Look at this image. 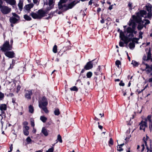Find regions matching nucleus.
I'll return each instance as SVG.
<instances>
[{"instance_id":"obj_11","label":"nucleus","mask_w":152,"mask_h":152,"mask_svg":"<svg viewBox=\"0 0 152 152\" xmlns=\"http://www.w3.org/2000/svg\"><path fill=\"white\" fill-rule=\"evenodd\" d=\"M106 132H102L100 135V138L103 142H105L106 141L107 134H105Z\"/></svg>"},{"instance_id":"obj_5","label":"nucleus","mask_w":152,"mask_h":152,"mask_svg":"<svg viewBox=\"0 0 152 152\" xmlns=\"http://www.w3.org/2000/svg\"><path fill=\"white\" fill-rule=\"evenodd\" d=\"M1 50L4 52H6V51L10 50L12 48V45H10L9 42L8 41H6L3 44L2 46L0 47Z\"/></svg>"},{"instance_id":"obj_42","label":"nucleus","mask_w":152,"mask_h":152,"mask_svg":"<svg viewBox=\"0 0 152 152\" xmlns=\"http://www.w3.org/2000/svg\"><path fill=\"white\" fill-rule=\"evenodd\" d=\"M124 43L123 42L120 41L119 42V45L121 47H123L124 46Z\"/></svg>"},{"instance_id":"obj_21","label":"nucleus","mask_w":152,"mask_h":152,"mask_svg":"<svg viewBox=\"0 0 152 152\" xmlns=\"http://www.w3.org/2000/svg\"><path fill=\"white\" fill-rule=\"evenodd\" d=\"M42 132L44 135L46 136H48V133L47 130L44 128H42Z\"/></svg>"},{"instance_id":"obj_33","label":"nucleus","mask_w":152,"mask_h":152,"mask_svg":"<svg viewBox=\"0 0 152 152\" xmlns=\"http://www.w3.org/2000/svg\"><path fill=\"white\" fill-rule=\"evenodd\" d=\"M55 115H58L60 114L59 110L58 109H56L54 111Z\"/></svg>"},{"instance_id":"obj_25","label":"nucleus","mask_w":152,"mask_h":152,"mask_svg":"<svg viewBox=\"0 0 152 152\" xmlns=\"http://www.w3.org/2000/svg\"><path fill=\"white\" fill-rule=\"evenodd\" d=\"M129 47L130 49H133L135 47V44L132 42H130L129 44Z\"/></svg>"},{"instance_id":"obj_37","label":"nucleus","mask_w":152,"mask_h":152,"mask_svg":"<svg viewBox=\"0 0 152 152\" xmlns=\"http://www.w3.org/2000/svg\"><path fill=\"white\" fill-rule=\"evenodd\" d=\"M151 115H148L147 118L145 120V121H146V122L147 121V120H148L150 122H151Z\"/></svg>"},{"instance_id":"obj_27","label":"nucleus","mask_w":152,"mask_h":152,"mask_svg":"<svg viewBox=\"0 0 152 152\" xmlns=\"http://www.w3.org/2000/svg\"><path fill=\"white\" fill-rule=\"evenodd\" d=\"M40 119L44 123L47 120V118L43 116L40 117Z\"/></svg>"},{"instance_id":"obj_36","label":"nucleus","mask_w":152,"mask_h":152,"mask_svg":"<svg viewBox=\"0 0 152 152\" xmlns=\"http://www.w3.org/2000/svg\"><path fill=\"white\" fill-rule=\"evenodd\" d=\"M57 140L59 141V142L61 143L62 142L61 137L60 134H58L57 136Z\"/></svg>"},{"instance_id":"obj_64","label":"nucleus","mask_w":152,"mask_h":152,"mask_svg":"<svg viewBox=\"0 0 152 152\" xmlns=\"http://www.w3.org/2000/svg\"><path fill=\"white\" fill-rule=\"evenodd\" d=\"M35 152H42V150H39Z\"/></svg>"},{"instance_id":"obj_10","label":"nucleus","mask_w":152,"mask_h":152,"mask_svg":"<svg viewBox=\"0 0 152 152\" xmlns=\"http://www.w3.org/2000/svg\"><path fill=\"white\" fill-rule=\"evenodd\" d=\"M5 55L10 58H12L15 57V53L13 51H8L5 53Z\"/></svg>"},{"instance_id":"obj_14","label":"nucleus","mask_w":152,"mask_h":152,"mask_svg":"<svg viewBox=\"0 0 152 152\" xmlns=\"http://www.w3.org/2000/svg\"><path fill=\"white\" fill-rule=\"evenodd\" d=\"M34 6V4L32 3H30L25 6L24 9L27 11H29Z\"/></svg>"},{"instance_id":"obj_7","label":"nucleus","mask_w":152,"mask_h":152,"mask_svg":"<svg viewBox=\"0 0 152 152\" xmlns=\"http://www.w3.org/2000/svg\"><path fill=\"white\" fill-rule=\"evenodd\" d=\"M55 0H48L47 3L46 4L47 5L46 9L47 10H49L53 8L55 4Z\"/></svg>"},{"instance_id":"obj_20","label":"nucleus","mask_w":152,"mask_h":152,"mask_svg":"<svg viewBox=\"0 0 152 152\" xmlns=\"http://www.w3.org/2000/svg\"><path fill=\"white\" fill-rule=\"evenodd\" d=\"M152 49L149 48L148 49H146V50L147 53L148 59H150L151 58V51Z\"/></svg>"},{"instance_id":"obj_63","label":"nucleus","mask_w":152,"mask_h":152,"mask_svg":"<svg viewBox=\"0 0 152 152\" xmlns=\"http://www.w3.org/2000/svg\"><path fill=\"white\" fill-rule=\"evenodd\" d=\"M68 86L67 85H66L65 86V91H66V88H67Z\"/></svg>"},{"instance_id":"obj_41","label":"nucleus","mask_w":152,"mask_h":152,"mask_svg":"<svg viewBox=\"0 0 152 152\" xmlns=\"http://www.w3.org/2000/svg\"><path fill=\"white\" fill-rule=\"evenodd\" d=\"M26 140L28 143H29L30 142H31V139L30 138L28 137L27 138V139H26Z\"/></svg>"},{"instance_id":"obj_57","label":"nucleus","mask_w":152,"mask_h":152,"mask_svg":"<svg viewBox=\"0 0 152 152\" xmlns=\"http://www.w3.org/2000/svg\"><path fill=\"white\" fill-rule=\"evenodd\" d=\"M113 5H110L108 9L110 10H111L113 9Z\"/></svg>"},{"instance_id":"obj_35","label":"nucleus","mask_w":152,"mask_h":152,"mask_svg":"<svg viewBox=\"0 0 152 152\" xmlns=\"http://www.w3.org/2000/svg\"><path fill=\"white\" fill-rule=\"evenodd\" d=\"M117 150L119 151H123V149L122 148V147L121 145H118L117 146Z\"/></svg>"},{"instance_id":"obj_1","label":"nucleus","mask_w":152,"mask_h":152,"mask_svg":"<svg viewBox=\"0 0 152 152\" xmlns=\"http://www.w3.org/2000/svg\"><path fill=\"white\" fill-rule=\"evenodd\" d=\"M146 12L145 10H141L137 14V16H132L133 20H131L129 21V25L132 26L128 27L126 28V30L124 31V33L126 34L125 36L124 33L122 30L119 29L118 31L120 32L119 37L123 41L125 44H127L131 40V39L134 36L133 34H136L137 31H135L136 27V24L134 21L138 23L137 28L138 30L142 29L143 27L144 21L141 20V17H146Z\"/></svg>"},{"instance_id":"obj_26","label":"nucleus","mask_w":152,"mask_h":152,"mask_svg":"<svg viewBox=\"0 0 152 152\" xmlns=\"http://www.w3.org/2000/svg\"><path fill=\"white\" fill-rule=\"evenodd\" d=\"M113 144V140L112 138H110V140L108 141V145L110 147H111L112 145Z\"/></svg>"},{"instance_id":"obj_12","label":"nucleus","mask_w":152,"mask_h":152,"mask_svg":"<svg viewBox=\"0 0 152 152\" xmlns=\"http://www.w3.org/2000/svg\"><path fill=\"white\" fill-rule=\"evenodd\" d=\"M93 66L92 61L88 62L85 66L84 68L86 70H89L91 69Z\"/></svg>"},{"instance_id":"obj_9","label":"nucleus","mask_w":152,"mask_h":152,"mask_svg":"<svg viewBox=\"0 0 152 152\" xmlns=\"http://www.w3.org/2000/svg\"><path fill=\"white\" fill-rule=\"evenodd\" d=\"M148 12V17L150 18L152 15V13L151 12L152 6L151 4H148L145 6Z\"/></svg>"},{"instance_id":"obj_28","label":"nucleus","mask_w":152,"mask_h":152,"mask_svg":"<svg viewBox=\"0 0 152 152\" xmlns=\"http://www.w3.org/2000/svg\"><path fill=\"white\" fill-rule=\"evenodd\" d=\"M34 110L33 107L31 105H30L29 107V112L31 113H33Z\"/></svg>"},{"instance_id":"obj_6","label":"nucleus","mask_w":152,"mask_h":152,"mask_svg":"<svg viewBox=\"0 0 152 152\" xmlns=\"http://www.w3.org/2000/svg\"><path fill=\"white\" fill-rule=\"evenodd\" d=\"M2 13L4 14H7L9 13L11 11V8L6 6H2L0 8Z\"/></svg>"},{"instance_id":"obj_46","label":"nucleus","mask_w":152,"mask_h":152,"mask_svg":"<svg viewBox=\"0 0 152 152\" xmlns=\"http://www.w3.org/2000/svg\"><path fill=\"white\" fill-rule=\"evenodd\" d=\"M150 123L149 124V128L150 130L151 131L152 130V121L150 122Z\"/></svg>"},{"instance_id":"obj_18","label":"nucleus","mask_w":152,"mask_h":152,"mask_svg":"<svg viewBox=\"0 0 152 152\" xmlns=\"http://www.w3.org/2000/svg\"><path fill=\"white\" fill-rule=\"evenodd\" d=\"M19 19V18L12 17L10 18V21L11 23H16Z\"/></svg>"},{"instance_id":"obj_49","label":"nucleus","mask_w":152,"mask_h":152,"mask_svg":"<svg viewBox=\"0 0 152 152\" xmlns=\"http://www.w3.org/2000/svg\"><path fill=\"white\" fill-rule=\"evenodd\" d=\"M24 129L23 130H28L29 129V127L27 126H25L24 127Z\"/></svg>"},{"instance_id":"obj_44","label":"nucleus","mask_w":152,"mask_h":152,"mask_svg":"<svg viewBox=\"0 0 152 152\" xmlns=\"http://www.w3.org/2000/svg\"><path fill=\"white\" fill-rule=\"evenodd\" d=\"M143 34V33L141 31H140L139 32V38H140L141 39L142 38V35Z\"/></svg>"},{"instance_id":"obj_60","label":"nucleus","mask_w":152,"mask_h":152,"mask_svg":"<svg viewBox=\"0 0 152 152\" xmlns=\"http://www.w3.org/2000/svg\"><path fill=\"white\" fill-rule=\"evenodd\" d=\"M20 86H18L17 87V89L18 91L20 89Z\"/></svg>"},{"instance_id":"obj_38","label":"nucleus","mask_w":152,"mask_h":152,"mask_svg":"<svg viewBox=\"0 0 152 152\" xmlns=\"http://www.w3.org/2000/svg\"><path fill=\"white\" fill-rule=\"evenodd\" d=\"M12 15H13V17L16 18H18L19 19V16L17 15L16 13H12Z\"/></svg>"},{"instance_id":"obj_2","label":"nucleus","mask_w":152,"mask_h":152,"mask_svg":"<svg viewBox=\"0 0 152 152\" xmlns=\"http://www.w3.org/2000/svg\"><path fill=\"white\" fill-rule=\"evenodd\" d=\"M67 1L68 0H60L58 3V8L63 12L66 11L72 8L77 4L79 2V1L75 0L68 4H63Z\"/></svg>"},{"instance_id":"obj_4","label":"nucleus","mask_w":152,"mask_h":152,"mask_svg":"<svg viewBox=\"0 0 152 152\" xmlns=\"http://www.w3.org/2000/svg\"><path fill=\"white\" fill-rule=\"evenodd\" d=\"M45 12L42 10H39L37 13L32 12L31 15L34 19H40L45 16Z\"/></svg>"},{"instance_id":"obj_19","label":"nucleus","mask_w":152,"mask_h":152,"mask_svg":"<svg viewBox=\"0 0 152 152\" xmlns=\"http://www.w3.org/2000/svg\"><path fill=\"white\" fill-rule=\"evenodd\" d=\"M18 6L19 8V9L20 11H21L23 9V1L20 0L18 4Z\"/></svg>"},{"instance_id":"obj_15","label":"nucleus","mask_w":152,"mask_h":152,"mask_svg":"<svg viewBox=\"0 0 152 152\" xmlns=\"http://www.w3.org/2000/svg\"><path fill=\"white\" fill-rule=\"evenodd\" d=\"M142 65H145V70L148 73H150L152 70V69H151V67L147 64H144L143 62H142Z\"/></svg>"},{"instance_id":"obj_47","label":"nucleus","mask_w":152,"mask_h":152,"mask_svg":"<svg viewBox=\"0 0 152 152\" xmlns=\"http://www.w3.org/2000/svg\"><path fill=\"white\" fill-rule=\"evenodd\" d=\"M145 25H146L147 24H148L150 23V21L148 20H145Z\"/></svg>"},{"instance_id":"obj_23","label":"nucleus","mask_w":152,"mask_h":152,"mask_svg":"<svg viewBox=\"0 0 152 152\" xmlns=\"http://www.w3.org/2000/svg\"><path fill=\"white\" fill-rule=\"evenodd\" d=\"M115 65L118 68H119L121 66V62L119 60H117L115 62Z\"/></svg>"},{"instance_id":"obj_53","label":"nucleus","mask_w":152,"mask_h":152,"mask_svg":"<svg viewBox=\"0 0 152 152\" xmlns=\"http://www.w3.org/2000/svg\"><path fill=\"white\" fill-rule=\"evenodd\" d=\"M144 143H145V146H146L147 149L148 150V147L147 146V142L145 141H144Z\"/></svg>"},{"instance_id":"obj_40","label":"nucleus","mask_w":152,"mask_h":152,"mask_svg":"<svg viewBox=\"0 0 152 152\" xmlns=\"http://www.w3.org/2000/svg\"><path fill=\"white\" fill-rule=\"evenodd\" d=\"M24 134L26 135H28L29 134V132L28 130H23Z\"/></svg>"},{"instance_id":"obj_34","label":"nucleus","mask_w":152,"mask_h":152,"mask_svg":"<svg viewBox=\"0 0 152 152\" xmlns=\"http://www.w3.org/2000/svg\"><path fill=\"white\" fill-rule=\"evenodd\" d=\"M92 75V73L91 72H89L87 73L86 76L88 78H90L91 77Z\"/></svg>"},{"instance_id":"obj_48","label":"nucleus","mask_w":152,"mask_h":152,"mask_svg":"<svg viewBox=\"0 0 152 152\" xmlns=\"http://www.w3.org/2000/svg\"><path fill=\"white\" fill-rule=\"evenodd\" d=\"M33 2L34 4H38L39 3V2L38 1V0H33Z\"/></svg>"},{"instance_id":"obj_50","label":"nucleus","mask_w":152,"mask_h":152,"mask_svg":"<svg viewBox=\"0 0 152 152\" xmlns=\"http://www.w3.org/2000/svg\"><path fill=\"white\" fill-rule=\"evenodd\" d=\"M23 125H24V127L27 126L28 123L27 121H24L23 123Z\"/></svg>"},{"instance_id":"obj_24","label":"nucleus","mask_w":152,"mask_h":152,"mask_svg":"<svg viewBox=\"0 0 152 152\" xmlns=\"http://www.w3.org/2000/svg\"><path fill=\"white\" fill-rule=\"evenodd\" d=\"M132 64L133 65V66L134 67L137 66L139 65L138 62L134 60L132 61Z\"/></svg>"},{"instance_id":"obj_54","label":"nucleus","mask_w":152,"mask_h":152,"mask_svg":"<svg viewBox=\"0 0 152 152\" xmlns=\"http://www.w3.org/2000/svg\"><path fill=\"white\" fill-rule=\"evenodd\" d=\"M143 59L145 61V60H148L149 59H148V58H146V57L145 56L143 57Z\"/></svg>"},{"instance_id":"obj_13","label":"nucleus","mask_w":152,"mask_h":152,"mask_svg":"<svg viewBox=\"0 0 152 152\" xmlns=\"http://www.w3.org/2000/svg\"><path fill=\"white\" fill-rule=\"evenodd\" d=\"M32 94V92L31 91H26L25 96L27 99H31V95Z\"/></svg>"},{"instance_id":"obj_31","label":"nucleus","mask_w":152,"mask_h":152,"mask_svg":"<svg viewBox=\"0 0 152 152\" xmlns=\"http://www.w3.org/2000/svg\"><path fill=\"white\" fill-rule=\"evenodd\" d=\"M53 51L54 53H56L57 52V46L56 45H54L53 49Z\"/></svg>"},{"instance_id":"obj_62","label":"nucleus","mask_w":152,"mask_h":152,"mask_svg":"<svg viewBox=\"0 0 152 152\" xmlns=\"http://www.w3.org/2000/svg\"><path fill=\"white\" fill-rule=\"evenodd\" d=\"M92 4V1L90 0L88 3L89 5H91Z\"/></svg>"},{"instance_id":"obj_39","label":"nucleus","mask_w":152,"mask_h":152,"mask_svg":"<svg viewBox=\"0 0 152 152\" xmlns=\"http://www.w3.org/2000/svg\"><path fill=\"white\" fill-rule=\"evenodd\" d=\"M54 151V148L52 147L51 148H49L46 152H53Z\"/></svg>"},{"instance_id":"obj_45","label":"nucleus","mask_w":152,"mask_h":152,"mask_svg":"<svg viewBox=\"0 0 152 152\" xmlns=\"http://www.w3.org/2000/svg\"><path fill=\"white\" fill-rule=\"evenodd\" d=\"M4 94L2 93L1 92H0V99L3 98L4 97Z\"/></svg>"},{"instance_id":"obj_16","label":"nucleus","mask_w":152,"mask_h":152,"mask_svg":"<svg viewBox=\"0 0 152 152\" xmlns=\"http://www.w3.org/2000/svg\"><path fill=\"white\" fill-rule=\"evenodd\" d=\"M7 106L6 104H1L0 105V110L1 111L2 113H3V110H7Z\"/></svg>"},{"instance_id":"obj_58","label":"nucleus","mask_w":152,"mask_h":152,"mask_svg":"<svg viewBox=\"0 0 152 152\" xmlns=\"http://www.w3.org/2000/svg\"><path fill=\"white\" fill-rule=\"evenodd\" d=\"M150 152H152V145H151V147L150 149Z\"/></svg>"},{"instance_id":"obj_56","label":"nucleus","mask_w":152,"mask_h":152,"mask_svg":"<svg viewBox=\"0 0 152 152\" xmlns=\"http://www.w3.org/2000/svg\"><path fill=\"white\" fill-rule=\"evenodd\" d=\"M10 151H12V148H13V147H12V145H11L10 147Z\"/></svg>"},{"instance_id":"obj_30","label":"nucleus","mask_w":152,"mask_h":152,"mask_svg":"<svg viewBox=\"0 0 152 152\" xmlns=\"http://www.w3.org/2000/svg\"><path fill=\"white\" fill-rule=\"evenodd\" d=\"M139 38H134L132 40V42L137 43L138 42V40H139Z\"/></svg>"},{"instance_id":"obj_59","label":"nucleus","mask_w":152,"mask_h":152,"mask_svg":"<svg viewBox=\"0 0 152 152\" xmlns=\"http://www.w3.org/2000/svg\"><path fill=\"white\" fill-rule=\"evenodd\" d=\"M100 22L102 23H104V20L103 19H102V20H101Z\"/></svg>"},{"instance_id":"obj_55","label":"nucleus","mask_w":152,"mask_h":152,"mask_svg":"<svg viewBox=\"0 0 152 152\" xmlns=\"http://www.w3.org/2000/svg\"><path fill=\"white\" fill-rule=\"evenodd\" d=\"M141 146L142 147V149L141 151H143V150H144V148H145L144 144H142V145H141Z\"/></svg>"},{"instance_id":"obj_29","label":"nucleus","mask_w":152,"mask_h":152,"mask_svg":"<svg viewBox=\"0 0 152 152\" xmlns=\"http://www.w3.org/2000/svg\"><path fill=\"white\" fill-rule=\"evenodd\" d=\"M70 91H77L78 90V88L75 86H74L73 87L70 88Z\"/></svg>"},{"instance_id":"obj_43","label":"nucleus","mask_w":152,"mask_h":152,"mask_svg":"<svg viewBox=\"0 0 152 152\" xmlns=\"http://www.w3.org/2000/svg\"><path fill=\"white\" fill-rule=\"evenodd\" d=\"M132 3H129L128 4V7H129V9L130 10H132Z\"/></svg>"},{"instance_id":"obj_61","label":"nucleus","mask_w":152,"mask_h":152,"mask_svg":"<svg viewBox=\"0 0 152 152\" xmlns=\"http://www.w3.org/2000/svg\"><path fill=\"white\" fill-rule=\"evenodd\" d=\"M98 127L100 129H102V126L101 125H99Z\"/></svg>"},{"instance_id":"obj_51","label":"nucleus","mask_w":152,"mask_h":152,"mask_svg":"<svg viewBox=\"0 0 152 152\" xmlns=\"http://www.w3.org/2000/svg\"><path fill=\"white\" fill-rule=\"evenodd\" d=\"M119 85L120 86H124V83L122 82V81H121V82L119 83Z\"/></svg>"},{"instance_id":"obj_17","label":"nucleus","mask_w":152,"mask_h":152,"mask_svg":"<svg viewBox=\"0 0 152 152\" xmlns=\"http://www.w3.org/2000/svg\"><path fill=\"white\" fill-rule=\"evenodd\" d=\"M6 3L11 5H14L16 4L15 0H6Z\"/></svg>"},{"instance_id":"obj_3","label":"nucleus","mask_w":152,"mask_h":152,"mask_svg":"<svg viewBox=\"0 0 152 152\" xmlns=\"http://www.w3.org/2000/svg\"><path fill=\"white\" fill-rule=\"evenodd\" d=\"M48 104V101L45 97H43L41 100L39 102V106L44 111L45 113H48V111L46 107Z\"/></svg>"},{"instance_id":"obj_22","label":"nucleus","mask_w":152,"mask_h":152,"mask_svg":"<svg viewBox=\"0 0 152 152\" xmlns=\"http://www.w3.org/2000/svg\"><path fill=\"white\" fill-rule=\"evenodd\" d=\"M15 62V60L13 59H12V63L10 64V66L8 69V70L12 69L13 68V66L14 65Z\"/></svg>"},{"instance_id":"obj_52","label":"nucleus","mask_w":152,"mask_h":152,"mask_svg":"<svg viewBox=\"0 0 152 152\" xmlns=\"http://www.w3.org/2000/svg\"><path fill=\"white\" fill-rule=\"evenodd\" d=\"M31 126H32L34 127V121H31Z\"/></svg>"},{"instance_id":"obj_8","label":"nucleus","mask_w":152,"mask_h":152,"mask_svg":"<svg viewBox=\"0 0 152 152\" xmlns=\"http://www.w3.org/2000/svg\"><path fill=\"white\" fill-rule=\"evenodd\" d=\"M139 125L140 126V130H143V131L145 132V128L147 127L146 121H141Z\"/></svg>"},{"instance_id":"obj_32","label":"nucleus","mask_w":152,"mask_h":152,"mask_svg":"<svg viewBox=\"0 0 152 152\" xmlns=\"http://www.w3.org/2000/svg\"><path fill=\"white\" fill-rule=\"evenodd\" d=\"M24 18L27 20H30L31 19V18H30L29 16L27 15H24Z\"/></svg>"}]
</instances>
